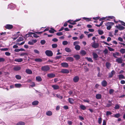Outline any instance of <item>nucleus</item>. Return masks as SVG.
Listing matches in <instances>:
<instances>
[{
  "label": "nucleus",
  "instance_id": "nucleus-23",
  "mask_svg": "<svg viewBox=\"0 0 125 125\" xmlns=\"http://www.w3.org/2000/svg\"><path fill=\"white\" fill-rule=\"evenodd\" d=\"M65 51L68 52H71V50L68 47H66L65 49Z\"/></svg>",
  "mask_w": 125,
  "mask_h": 125
},
{
  "label": "nucleus",
  "instance_id": "nucleus-40",
  "mask_svg": "<svg viewBox=\"0 0 125 125\" xmlns=\"http://www.w3.org/2000/svg\"><path fill=\"white\" fill-rule=\"evenodd\" d=\"M106 65L107 68L109 69L110 66L111 64L107 62L106 63Z\"/></svg>",
  "mask_w": 125,
  "mask_h": 125
},
{
  "label": "nucleus",
  "instance_id": "nucleus-4",
  "mask_svg": "<svg viewBox=\"0 0 125 125\" xmlns=\"http://www.w3.org/2000/svg\"><path fill=\"white\" fill-rule=\"evenodd\" d=\"M41 69L43 71H46L49 70L50 68L48 66H44L42 67Z\"/></svg>",
  "mask_w": 125,
  "mask_h": 125
},
{
  "label": "nucleus",
  "instance_id": "nucleus-46",
  "mask_svg": "<svg viewBox=\"0 0 125 125\" xmlns=\"http://www.w3.org/2000/svg\"><path fill=\"white\" fill-rule=\"evenodd\" d=\"M109 104H107V105H106V106L107 107H109L110 106L112 105V103L111 101H109Z\"/></svg>",
  "mask_w": 125,
  "mask_h": 125
},
{
  "label": "nucleus",
  "instance_id": "nucleus-10",
  "mask_svg": "<svg viewBox=\"0 0 125 125\" xmlns=\"http://www.w3.org/2000/svg\"><path fill=\"white\" fill-rule=\"evenodd\" d=\"M61 72L62 73H69V71L67 69H63L62 70Z\"/></svg>",
  "mask_w": 125,
  "mask_h": 125
},
{
  "label": "nucleus",
  "instance_id": "nucleus-29",
  "mask_svg": "<svg viewBox=\"0 0 125 125\" xmlns=\"http://www.w3.org/2000/svg\"><path fill=\"white\" fill-rule=\"evenodd\" d=\"M81 48L80 46L79 45H76L75 47V48L77 51H79L80 50Z\"/></svg>",
  "mask_w": 125,
  "mask_h": 125
},
{
  "label": "nucleus",
  "instance_id": "nucleus-18",
  "mask_svg": "<svg viewBox=\"0 0 125 125\" xmlns=\"http://www.w3.org/2000/svg\"><path fill=\"white\" fill-rule=\"evenodd\" d=\"M15 87L17 88H20L22 87V85L20 83H16L14 85Z\"/></svg>",
  "mask_w": 125,
  "mask_h": 125
},
{
  "label": "nucleus",
  "instance_id": "nucleus-3",
  "mask_svg": "<svg viewBox=\"0 0 125 125\" xmlns=\"http://www.w3.org/2000/svg\"><path fill=\"white\" fill-rule=\"evenodd\" d=\"M46 55L48 56H52L53 53L50 50H46L45 52Z\"/></svg>",
  "mask_w": 125,
  "mask_h": 125
},
{
  "label": "nucleus",
  "instance_id": "nucleus-47",
  "mask_svg": "<svg viewBox=\"0 0 125 125\" xmlns=\"http://www.w3.org/2000/svg\"><path fill=\"white\" fill-rule=\"evenodd\" d=\"M23 40V38L22 37H20L17 40V42H20L22 41Z\"/></svg>",
  "mask_w": 125,
  "mask_h": 125
},
{
  "label": "nucleus",
  "instance_id": "nucleus-25",
  "mask_svg": "<svg viewBox=\"0 0 125 125\" xmlns=\"http://www.w3.org/2000/svg\"><path fill=\"white\" fill-rule=\"evenodd\" d=\"M119 78L120 80L122 79H124L125 78V77L122 74H120L118 75Z\"/></svg>",
  "mask_w": 125,
  "mask_h": 125
},
{
  "label": "nucleus",
  "instance_id": "nucleus-26",
  "mask_svg": "<svg viewBox=\"0 0 125 125\" xmlns=\"http://www.w3.org/2000/svg\"><path fill=\"white\" fill-rule=\"evenodd\" d=\"M26 72L29 74H31L32 73V71L30 70L29 69H27L26 70Z\"/></svg>",
  "mask_w": 125,
  "mask_h": 125
},
{
  "label": "nucleus",
  "instance_id": "nucleus-9",
  "mask_svg": "<svg viewBox=\"0 0 125 125\" xmlns=\"http://www.w3.org/2000/svg\"><path fill=\"white\" fill-rule=\"evenodd\" d=\"M115 73V71L113 70L112 72L109 73V78L112 77Z\"/></svg>",
  "mask_w": 125,
  "mask_h": 125
},
{
  "label": "nucleus",
  "instance_id": "nucleus-24",
  "mask_svg": "<svg viewBox=\"0 0 125 125\" xmlns=\"http://www.w3.org/2000/svg\"><path fill=\"white\" fill-rule=\"evenodd\" d=\"M39 103V102L37 101H35L32 103V104L33 105H37Z\"/></svg>",
  "mask_w": 125,
  "mask_h": 125
},
{
  "label": "nucleus",
  "instance_id": "nucleus-1",
  "mask_svg": "<svg viewBox=\"0 0 125 125\" xmlns=\"http://www.w3.org/2000/svg\"><path fill=\"white\" fill-rule=\"evenodd\" d=\"M114 17L113 16H109L108 17H102L100 19V21H101L103 20H105V21H109V19H113L114 18Z\"/></svg>",
  "mask_w": 125,
  "mask_h": 125
},
{
  "label": "nucleus",
  "instance_id": "nucleus-50",
  "mask_svg": "<svg viewBox=\"0 0 125 125\" xmlns=\"http://www.w3.org/2000/svg\"><path fill=\"white\" fill-rule=\"evenodd\" d=\"M52 46L53 48H55L57 47V44H52Z\"/></svg>",
  "mask_w": 125,
  "mask_h": 125
},
{
  "label": "nucleus",
  "instance_id": "nucleus-16",
  "mask_svg": "<svg viewBox=\"0 0 125 125\" xmlns=\"http://www.w3.org/2000/svg\"><path fill=\"white\" fill-rule=\"evenodd\" d=\"M69 102L71 104H72L74 103V100L73 99L69 98L68 99Z\"/></svg>",
  "mask_w": 125,
  "mask_h": 125
},
{
  "label": "nucleus",
  "instance_id": "nucleus-11",
  "mask_svg": "<svg viewBox=\"0 0 125 125\" xmlns=\"http://www.w3.org/2000/svg\"><path fill=\"white\" fill-rule=\"evenodd\" d=\"M123 61L122 58H118L116 59V61L118 63H122Z\"/></svg>",
  "mask_w": 125,
  "mask_h": 125
},
{
  "label": "nucleus",
  "instance_id": "nucleus-43",
  "mask_svg": "<svg viewBox=\"0 0 125 125\" xmlns=\"http://www.w3.org/2000/svg\"><path fill=\"white\" fill-rule=\"evenodd\" d=\"M98 32L99 34L100 35H102L104 33V32L103 31L99 30H98Z\"/></svg>",
  "mask_w": 125,
  "mask_h": 125
},
{
  "label": "nucleus",
  "instance_id": "nucleus-44",
  "mask_svg": "<svg viewBox=\"0 0 125 125\" xmlns=\"http://www.w3.org/2000/svg\"><path fill=\"white\" fill-rule=\"evenodd\" d=\"M120 115L119 113H118L115 115L114 117L116 118H118L120 117Z\"/></svg>",
  "mask_w": 125,
  "mask_h": 125
},
{
  "label": "nucleus",
  "instance_id": "nucleus-6",
  "mask_svg": "<svg viewBox=\"0 0 125 125\" xmlns=\"http://www.w3.org/2000/svg\"><path fill=\"white\" fill-rule=\"evenodd\" d=\"M116 27L117 29L120 30H123L125 29V28L124 27L120 25H116Z\"/></svg>",
  "mask_w": 125,
  "mask_h": 125
},
{
  "label": "nucleus",
  "instance_id": "nucleus-39",
  "mask_svg": "<svg viewBox=\"0 0 125 125\" xmlns=\"http://www.w3.org/2000/svg\"><path fill=\"white\" fill-rule=\"evenodd\" d=\"M83 18L86 20V21H91V18H88L85 17H83Z\"/></svg>",
  "mask_w": 125,
  "mask_h": 125
},
{
  "label": "nucleus",
  "instance_id": "nucleus-15",
  "mask_svg": "<svg viewBox=\"0 0 125 125\" xmlns=\"http://www.w3.org/2000/svg\"><path fill=\"white\" fill-rule=\"evenodd\" d=\"M21 67L19 66H16L14 67L13 69L14 70L16 71H18L21 69Z\"/></svg>",
  "mask_w": 125,
  "mask_h": 125
},
{
  "label": "nucleus",
  "instance_id": "nucleus-20",
  "mask_svg": "<svg viewBox=\"0 0 125 125\" xmlns=\"http://www.w3.org/2000/svg\"><path fill=\"white\" fill-rule=\"evenodd\" d=\"M14 61L20 62H22L23 61V59L22 58H17L15 59Z\"/></svg>",
  "mask_w": 125,
  "mask_h": 125
},
{
  "label": "nucleus",
  "instance_id": "nucleus-32",
  "mask_svg": "<svg viewBox=\"0 0 125 125\" xmlns=\"http://www.w3.org/2000/svg\"><path fill=\"white\" fill-rule=\"evenodd\" d=\"M80 53L82 55H84L86 54V52L84 50H82L81 51Z\"/></svg>",
  "mask_w": 125,
  "mask_h": 125
},
{
  "label": "nucleus",
  "instance_id": "nucleus-60",
  "mask_svg": "<svg viewBox=\"0 0 125 125\" xmlns=\"http://www.w3.org/2000/svg\"><path fill=\"white\" fill-rule=\"evenodd\" d=\"M62 34V32H59L57 33L56 35L58 36H60Z\"/></svg>",
  "mask_w": 125,
  "mask_h": 125
},
{
  "label": "nucleus",
  "instance_id": "nucleus-34",
  "mask_svg": "<svg viewBox=\"0 0 125 125\" xmlns=\"http://www.w3.org/2000/svg\"><path fill=\"white\" fill-rule=\"evenodd\" d=\"M80 107L83 110H85L86 108V107L83 105H81L80 106Z\"/></svg>",
  "mask_w": 125,
  "mask_h": 125
},
{
  "label": "nucleus",
  "instance_id": "nucleus-19",
  "mask_svg": "<svg viewBox=\"0 0 125 125\" xmlns=\"http://www.w3.org/2000/svg\"><path fill=\"white\" fill-rule=\"evenodd\" d=\"M66 60L70 61H73V57H69L66 58Z\"/></svg>",
  "mask_w": 125,
  "mask_h": 125
},
{
  "label": "nucleus",
  "instance_id": "nucleus-53",
  "mask_svg": "<svg viewBox=\"0 0 125 125\" xmlns=\"http://www.w3.org/2000/svg\"><path fill=\"white\" fill-rule=\"evenodd\" d=\"M107 47L109 50L110 51H114V49L112 48L109 47L107 46Z\"/></svg>",
  "mask_w": 125,
  "mask_h": 125
},
{
  "label": "nucleus",
  "instance_id": "nucleus-28",
  "mask_svg": "<svg viewBox=\"0 0 125 125\" xmlns=\"http://www.w3.org/2000/svg\"><path fill=\"white\" fill-rule=\"evenodd\" d=\"M36 80L38 81H42V79L41 77L39 76H38L36 77Z\"/></svg>",
  "mask_w": 125,
  "mask_h": 125
},
{
  "label": "nucleus",
  "instance_id": "nucleus-35",
  "mask_svg": "<svg viewBox=\"0 0 125 125\" xmlns=\"http://www.w3.org/2000/svg\"><path fill=\"white\" fill-rule=\"evenodd\" d=\"M120 52L123 54L125 53V49L124 48H121L120 51Z\"/></svg>",
  "mask_w": 125,
  "mask_h": 125
},
{
  "label": "nucleus",
  "instance_id": "nucleus-31",
  "mask_svg": "<svg viewBox=\"0 0 125 125\" xmlns=\"http://www.w3.org/2000/svg\"><path fill=\"white\" fill-rule=\"evenodd\" d=\"M34 61L36 62H42V60L40 58H36L34 59Z\"/></svg>",
  "mask_w": 125,
  "mask_h": 125
},
{
  "label": "nucleus",
  "instance_id": "nucleus-30",
  "mask_svg": "<svg viewBox=\"0 0 125 125\" xmlns=\"http://www.w3.org/2000/svg\"><path fill=\"white\" fill-rule=\"evenodd\" d=\"M73 57L76 59L78 60L80 59V56L78 55H75L73 56Z\"/></svg>",
  "mask_w": 125,
  "mask_h": 125
},
{
  "label": "nucleus",
  "instance_id": "nucleus-62",
  "mask_svg": "<svg viewBox=\"0 0 125 125\" xmlns=\"http://www.w3.org/2000/svg\"><path fill=\"white\" fill-rule=\"evenodd\" d=\"M103 21L101 22L100 23L99 25L96 24L95 25L98 27H99L102 25V24L103 23Z\"/></svg>",
  "mask_w": 125,
  "mask_h": 125
},
{
  "label": "nucleus",
  "instance_id": "nucleus-48",
  "mask_svg": "<svg viewBox=\"0 0 125 125\" xmlns=\"http://www.w3.org/2000/svg\"><path fill=\"white\" fill-rule=\"evenodd\" d=\"M114 92V90L113 89H110L109 90V93L110 94H112Z\"/></svg>",
  "mask_w": 125,
  "mask_h": 125
},
{
  "label": "nucleus",
  "instance_id": "nucleus-41",
  "mask_svg": "<svg viewBox=\"0 0 125 125\" xmlns=\"http://www.w3.org/2000/svg\"><path fill=\"white\" fill-rule=\"evenodd\" d=\"M15 78L17 79L20 80L21 79V76L18 75H16Z\"/></svg>",
  "mask_w": 125,
  "mask_h": 125
},
{
  "label": "nucleus",
  "instance_id": "nucleus-37",
  "mask_svg": "<svg viewBox=\"0 0 125 125\" xmlns=\"http://www.w3.org/2000/svg\"><path fill=\"white\" fill-rule=\"evenodd\" d=\"M49 32L51 33H53L56 31L53 29L51 28V30H49Z\"/></svg>",
  "mask_w": 125,
  "mask_h": 125
},
{
  "label": "nucleus",
  "instance_id": "nucleus-2",
  "mask_svg": "<svg viewBox=\"0 0 125 125\" xmlns=\"http://www.w3.org/2000/svg\"><path fill=\"white\" fill-rule=\"evenodd\" d=\"M114 24L113 22H108L105 24V25L107 26V29L109 30L111 28L112 26Z\"/></svg>",
  "mask_w": 125,
  "mask_h": 125
},
{
  "label": "nucleus",
  "instance_id": "nucleus-14",
  "mask_svg": "<svg viewBox=\"0 0 125 125\" xmlns=\"http://www.w3.org/2000/svg\"><path fill=\"white\" fill-rule=\"evenodd\" d=\"M52 87L54 90L58 89L59 88V86L57 85H53L52 86Z\"/></svg>",
  "mask_w": 125,
  "mask_h": 125
},
{
  "label": "nucleus",
  "instance_id": "nucleus-55",
  "mask_svg": "<svg viewBox=\"0 0 125 125\" xmlns=\"http://www.w3.org/2000/svg\"><path fill=\"white\" fill-rule=\"evenodd\" d=\"M112 114V113L110 111H107L106 112V115L108 116L109 115H111Z\"/></svg>",
  "mask_w": 125,
  "mask_h": 125
},
{
  "label": "nucleus",
  "instance_id": "nucleus-27",
  "mask_svg": "<svg viewBox=\"0 0 125 125\" xmlns=\"http://www.w3.org/2000/svg\"><path fill=\"white\" fill-rule=\"evenodd\" d=\"M102 95L100 94H97L96 95V97L97 99H99L101 98Z\"/></svg>",
  "mask_w": 125,
  "mask_h": 125
},
{
  "label": "nucleus",
  "instance_id": "nucleus-63",
  "mask_svg": "<svg viewBox=\"0 0 125 125\" xmlns=\"http://www.w3.org/2000/svg\"><path fill=\"white\" fill-rule=\"evenodd\" d=\"M118 40L121 42H122L123 41V39L121 37H119L118 38Z\"/></svg>",
  "mask_w": 125,
  "mask_h": 125
},
{
  "label": "nucleus",
  "instance_id": "nucleus-57",
  "mask_svg": "<svg viewBox=\"0 0 125 125\" xmlns=\"http://www.w3.org/2000/svg\"><path fill=\"white\" fill-rule=\"evenodd\" d=\"M5 54L7 56H9L10 55V52H6L5 53Z\"/></svg>",
  "mask_w": 125,
  "mask_h": 125
},
{
  "label": "nucleus",
  "instance_id": "nucleus-45",
  "mask_svg": "<svg viewBox=\"0 0 125 125\" xmlns=\"http://www.w3.org/2000/svg\"><path fill=\"white\" fill-rule=\"evenodd\" d=\"M86 58L87 60L89 62H93V61L92 60V59L91 58L87 57Z\"/></svg>",
  "mask_w": 125,
  "mask_h": 125
},
{
  "label": "nucleus",
  "instance_id": "nucleus-7",
  "mask_svg": "<svg viewBox=\"0 0 125 125\" xmlns=\"http://www.w3.org/2000/svg\"><path fill=\"white\" fill-rule=\"evenodd\" d=\"M46 114L47 116H50L52 115V113L51 111L48 110L46 112Z\"/></svg>",
  "mask_w": 125,
  "mask_h": 125
},
{
  "label": "nucleus",
  "instance_id": "nucleus-59",
  "mask_svg": "<svg viewBox=\"0 0 125 125\" xmlns=\"http://www.w3.org/2000/svg\"><path fill=\"white\" fill-rule=\"evenodd\" d=\"M40 42L42 44H44L45 43V41L44 40H42Z\"/></svg>",
  "mask_w": 125,
  "mask_h": 125
},
{
  "label": "nucleus",
  "instance_id": "nucleus-36",
  "mask_svg": "<svg viewBox=\"0 0 125 125\" xmlns=\"http://www.w3.org/2000/svg\"><path fill=\"white\" fill-rule=\"evenodd\" d=\"M113 55L114 57L115 58H117V56H118L119 55V53L118 52H116L115 53H113Z\"/></svg>",
  "mask_w": 125,
  "mask_h": 125
},
{
  "label": "nucleus",
  "instance_id": "nucleus-61",
  "mask_svg": "<svg viewBox=\"0 0 125 125\" xmlns=\"http://www.w3.org/2000/svg\"><path fill=\"white\" fill-rule=\"evenodd\" d=\"M119 21L121 22L122 24L123 25L125 26V23L122 21L119 20Z\"/></svg>",
  "mask_w": 125,
  "mask_h": 125
},
{
  "label": "nucleus",
  "instance_id": "nucleus-51",
  "mask_svg": "<svg viewBox=\"0 0 125 125\" xmlns=\"http://www.w3.org/2000/svg\"><path fill=\"white\" fill-rule=\"evenodd\" d=\"M34 52L36 53L39 54L40 53L37 50L34 49Z\"/></svg>",
  "mask_w": 125,
  "mask_h": 125
},
{
  "label": "nucleus",
  "instance_id": "nucleus-54",
  "mask_svg": "<svg viewBox=\"0 0 125 125\" xmlns=\"http://www.w3.org/2000/svg\"><path fill=\"white\" fill-rule=\"evenodd\" d=\"M119 107H120L119 106L118 104H116L115 105V109H119Z\"/></svg>",
  "mask_w": 125,
  "mask_h": 125
},
{
  "label": "nucleus",
  "instance_id": "nucleus-38",
  "mask_svg": "<svg viewBox=\"0 0 125 125\" xmlns=\"http://www.w3.org/2000/svg\"><path fill=\"white\" fill-rule=\"evenodd\" d=\"M25 123L23 122H21L17 124L16 125H25Z\"/></svg>",
  "mask_w": 125,
  "mask_h": 125
},
{
  "label": "nucleus",
  "instance_id": "nucleus-42",
  "mask_svg": "<svg viewBox=\"0 0 125 125\" xmlns=\"http://www.w3.org/2000/svg\"><path fill=\"white\" fill-rule=\"evenodd\" d=\"M79 43L80 42L79 41H77L74 42L73 44L74 46H75L76 45H78V44H79Z\"/></svg>",
  "mask_w": 125,
  "mask_h": 125
},
{
  "label": "nucleus",
  "instance_id": "nucleus-12",
  "mask_svg": "<svg viewBox=\"0 0 125 125\" xmlns=\"http://www.w3.org/2000/svg\"><path fill=\"white\" fill-rule=\"evenodd\" d=\"M47 76L50 78H52L55 77V74L52 73L48 74L47 75Z\"/></svg>",
  "mask_w": 125,
  "mask_h": 125
},
{
  "label": "nucleus",
  "instance_id": "nucleus-64",
  "mask_svg": "<svg viewBox=\"0 0 125 125\" xmlns=\"http://www.w3.org/2000/svg\"><path fill=\"white\" fill-rule=\"evenodd\" d=\"M111 38L109 37H108L107 38V41L108 42H109V41H111Z\"/></svg>",
  "mask_w": 125,
  "mask_h": 125
},
{
  "label": "nucleus",
  "instance_id": "nucleus-58",
  "mask_svg": "<svg viewBox=\"0 0 125 125\" xmlns=\"http://www.w3.org/2000/svg\"><path fill=\"white\" fill-rule=\"evenodd\" d=\"M5 59L3 58H0V62H3L5 61Z\"/></svg>",
  "mask_w": 125,
  "mask_h": 125
},
{
  "label": "nucleus",
  "instance_id": "nucleus-49",
  "mask_svg": "<svg viewBox=\"0 0 125 125\" xmlns=\"http://www.w3.org/2000/svg\"><path fill=\"white\" fill-rule=\"evenodd\" d=\"M68 42L66 41H64L62 42V43L64 45H66L67 44Z\"/></svg>",
  "mask_w": 125,
  "mask_h": 125
},
{
  "label": "nucleus",
  "instance_id": "nucleus-52",
  "mask_svg": "<svg viewBox=\"0 0 125 125\" xmlns=\"http://www.w3.org/2000/svg\"><path fill=\"white\" fill-rule=\"evenodd\" d=\"M102 121V119L101 118H99L98 119V123L100 124L101 123Z\"/></svg>",
  "mask_w": 125,
  "mask_h": 125
},
{
  "label": "nucleus",
  "instance_id": "nucleus-33",
  "mask_svg": "<svg viewBox=\"0 0 125 125\" xmlns=\"http://www.w3.org/2000/svg\"><path fill=\"white\" fill-rule=\"evenodd\" d=\"M71 21V20H69L67 21V22H69L70 24H72V25H74L76 24L75 23V22L74 21L73 22H71V21Z\"/></svg>",
  "mask_w": 125,
  "mask_h": 125
},
{
  "label": "nucleus",
  "instance_id": "nucleus-22",
  "mask_svg": "<svg viewBox=\"0 0 125 125\" xmlns=\"http://www.w3.org/2000/svg\"><path fill=\"white\" fill-rule=\"evenodd\" d=\"M93 55L94 59L95 60H97V58L98 57V55H97L95 53H93Z\"/></svg>",
  "mask_w": 125,
  "mask_h": 125
},
{
  "label": "nucleus",
  "instance_id": "nucleus-13",
  "mask_svg": "<svg viewBox=\"0 0 125 125\" xmlns=\"http://www.w3.org/2000/svg\"><path fill=\"white\" fill-rule=\"evenodd\" d=\"M62 66L64 67H67L68 66V63L66 62H63L61 64Z\"/></svg>",
  "mask_w": 125,
  "mask_h": 125
},
{
  "label": "nucleus",
  "instance_id": "nucleus-8",
  "mask_svg": "<svg viewBox=\"0 0 125 125\" xmlns=\"http://www.w3.org/2000/svg\"><path fill=\"white\" fill-rule=\"evenodd\" d=\"M79 80V77L78 76H76L74 77L73 79V81L74 82H77Z\"/></svg>",
  "mask_w": 125,
  "mask_h": 125
},
{
  "label": "nucleus",
  "instance_id": "nucleus-17",
  "mask_svg": "<svg viewBox=\"0 0 125 125\" xmlns=\"http://www.w3.org/2000/svg\"><path fill=\"white\" fill-rule=\"evenodd\" d=\"M5 27L8 29H10L12 28L13 26L12 25L7 24L5 26Z\"/></svg>",
  "mask_w": 125,
  "mask_h": 125
},
{
  "label": "nucleus",
  "instance_id": "nucleus-56",
  "mask_svg": "<svg viewBox=\"0 0 125 125\" xmlns=\"http://www.w3.org/2000/svg\"><path fill=\"white\" fill-rule=\"evenodd\" d=\"M57 96L60 98V99H62V96H61L60 95L58 94H57L56 95Z\"/></svg>",
  "mask_w": 125,
  "mask_h": 125
},
{
  "label": "nucleus",
  "instance_id": "nucleus-21",
  "mask_svg": "<svg viewBox=\"0 0 125 125\" xmlns=\"http://www.w3.org/2000/svg\"><path fill=\"white\" fill-rule=\"evenodd\" d=\"M102 84L103 86L105 87L107 85V82L105 81L104 80L102 82Z\"/></svg>",
  "mask_w": 125,
  "mask_h": 125
},
{
  "label": "nucleus",
  "instance_id": "nucleus-5",
  "mask_svg": "<svg viewBox=\"0 0 125 125\" xmlns=\"http://www.w3.org/2000/svg\"><path fill=\"white\" fill-rule=\"evenodd\" d=\"M99 46V44L98 43H95V42L92 43V46L94 48H97Z\"/></svg>",
  "mask_w": 125,
  "mask_h": 125
}]
</instances>
